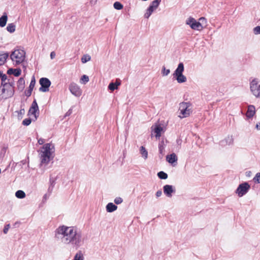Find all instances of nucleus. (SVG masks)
<instances>
[{
    "mask_svg": "<svg viewBox=\"0 0 260 260\" xmlns=\"http://www.w3.org/2000/svg\"><path fill=\"white\" fill-rule=\"evenodd\" d=\"M55 238L60 239L66 245H71L76 249L83 243L82 234L73 226L62 225L55 231Z\"/></svg>",
    "mask_w": 260,
    "mask_h": 260,
    "instance_id": "f257e3e1",
    "label": "nucleus"
},
{
    "mask_svg": "<svg viewBox=\"0 0 260 260\" xmlns=\"http://www.w3.org/2000/svg\"><path fill=\"white\" fill-rule=\"evenodd\" d=\"M25 58V52L20 49H15L10 54V58L16 65L23 62Z\"/></svg>",
    "mask_w": 260,
    "mask_h": 260,
    "instance_id": "f03ea898",
    "label": "nucleus"
},
{
    "mask_svg": "<svg viewBox=\"0 0 260 260\" xmlns=\"http://www.w3.org/2000/svg\"><path fill=\"white\" fill-rule=\"evenodd\" d=\"M184 70L183 63L180 62L173 74L174 77L176 78L179 83L185 82L187 80L186 77L183 74Z\"/></svg>",
    "mask_w": 260,
    "mask_h": 260,
    "instance_id": "7ed1b4c3",
    "label": "nucleus"
},
{
    "mask_svg": "<svg viewBox=\"0 0 260 260\" xmlns=\"http://www.w3.org/2000/svg\"><path fill=\"white\" fill-rule=\"evenodd\" d=\"M191 104L189 102H182L179 104V110L180 112L179 117L181 118H185L189 116L191 113V110L189 107Z\"/></svg>",
    "mask_w": 260,
    "mask_h": 260,
    "instance_id": "20e7f679",
    "label": "nucleus"
},
{
    "mask_svg": "<svg viewBox=\"0 0 260 260\" xmlns=\"http://www.w3.org/2000/svg\"><path fill=\"white\" fill-rule=\"evenodd\" d=\"M250 188V186L247 182L240 184L235 191L238 197H242L246 194Z\"/></svg>",
    "mask_w": 260,
    "mask_h": 260,
    "instance_id": "39448f33",
    "label": "nucleus"
},
{
    "mask_svg": "<svg viewBox=\"0 0 260 260\" xmlns=\"http://www.w3.org/2000/svg\"><path fill=\"white\" fill-rule=\"evenodd\" d=\"M250 89L252 94L256 97H260V84L257 79H253L250 83Z\"/></svg>",
    "mask_w": 260,
    "mask_h": 260,
    "instance_id": "423d86ee",
    "label": "nucleus"
},
{
    "mask_svg": "<svg viewBox=\"0 0 260 260\" xmlns=\"http://www.w3.org/2000/svg\"><path fill=\"white\" fill-rule=\"evenodd\" d=\"M186 24L189 25L192 29L194 30H200L203 28L201 22L197 21L191 17H190L186 20Z\"/></svg>",
    "mask_w": 260,
    "mask_h": 260,
    "instance_id": "0eeeda50",
    "label": "nucleus"
},
{
    "mask_svg": "<svg viewBox=\"0 0 260 260\" xmlns=\"http://www.w3.org/2000/svg\"><path fill=\"white\" fill-rule=\"evenodd\" d=\"M41 87L39 91L42 92H47L49 91V88L51 85V81L47 78H41L39 80Z\"/></svg>",
    "mask_w": 260,
    "mask_h": 260,
    "instance_id": "6e6552de",
    "label": "nucleus"
},
{
    "mask_svg": "<svg viewBox=\"0 0 260 260\" xmlns=\"http://www.w3.org/2000/svg\"><path fill=\"white\" fill-rule=\"evenodd\" d=\"M39 111V107L36 100L32 102L31 105L28 110V115H32L35 117L34 121L36 120L39 116V113L37 114V111Z\"/></svg>",
    "mask_w": 260,
    "mask_h": 260,
    "instance_id": "1a4fd4ad",
    "label": "nucleus"
},
{
    "mask_svg": "<svg viewBox=\"0 0 260 260\" xmlns=\"http://www.w3.org/2000/svg\"><path fill=\"white\" fill-rule=\"evenodd\" d=\"M71 92L77 97H79L82 94V90L79 86L75 83H71L69 85Z\"/></svg>",
    "mask_w": 260,
    "mask_h": 260,
    "instance_id": "9d476101",
    "label": "nucleus"
},
{
    "mask_svg": "<svg viewBox=\"0 0 260 260\" xmlns=\"http://www.w3.org/2000/svg\"><path fill=\"white\" fill-rule=\"evenodd\" d=\"M14 87H12L11 85L9 83H8L7 85L3 87L2 89V91L3 93H5L6 92L7 97L6 98H10L12 96L14 93Z\"/></svg>",
    "mask_w": 260,
    "mask_h": 260,
    "instance_id": "9b49d317",
    "label": "nucleus"
},
{
    "mask_svg": "<svg viewBox=\"0 0 260 260\" xmlns=\"http://www.w3.org/2000/svg\"><path fill=\"white\" fill-rule=\"evenodd\" d=\"M53 156L52 154L41 152L40 155L41 165H47L52 159Z\"/></svg>",
    "mask_w": 260,
    "mask_h": 260,
    "instance_id": "f8f14e48",
    "label": "nucleus"
},
{
    "mask_svg": "<svg viewBox=\"0 0 260 260\" xmlns=\"http://www.w3.org/2000/svg\"><path fill=\"white\" fill-rule=\"evenodd\" d=\"M164 192L168 197H171L172 193L175 192V188L171 185H165L163 187Z\"/></svg>",
    "mask_w": 260,
    "mask_h": 260,
    "instance_id": "ddd939ff",
    "label": "nucleus"
},
{
    "mask_svg": "<svg viewBox=\"0 0 260 260\" xmlns=\"http://www.w3.org/2000/svg\"><path fill=\"white\" fill-rule=\"evenodd\" d=\"M42 149L44 150L42 151L41 152L52 154L53 152L52 150L54 149V146L52 144L46 143L43 145Z\"/></svg>",
    "mask_w": 260,
    "mask_h": 260,
    "instance_id": "4468645a",
    "label": "nucleus"
},
{
    "mask_svg": "<svg viewBox=\"0 0 260 260\" xmlns=\"http://www.w3.org/2000/svg\"><path fill=\"white\" fill-rule=\"evenodd\" d=\"M255 106L250 105L248 106L247 110L246 113V116L248 119L252 118L255 114Z\"/></svg>",
    "mask_w": 260,
    "mask_h": 260,
    "instance_id": "2eb2a0df",
    "label": "nucleus"
},
{
    "mask_svg": "<svg viewBox=\"0 0 260 260\" xmlns=\"http://www.w3.org/2000/svg\"><path fill=\"white\" fill-rule=\"evenodd\" d=\"M36 80L34 76L31 79L28 89L25 91V94L26 96L29 97L31 95L32 91L35 86Z\"/></svg>",
    "mask_w": 260,
    "mask_h": 260,
    "instance_id": "dca6fc26",
    "label": "nucleus"
},
{
    "mask_svg": "<svg viewBox=\"0 0 260 260\" xmlns=\"http://www.w3.org/2000/svg\"><path fill=\"white\" fill-rule=\"evenodd\" d=\"M121 84V81L119 79H117L115 82H111L108 85V89L113 91L118 88V87Z\"/></svg>",
    "mask_w": 260,
    "mask_h": 260,
    "instance_id": "f3484780",
    "label": "nucleus"
},
{
    "mask_svg": "<svg viewBox=\"0 0 260 260\" xmlns=\"http://www.w3.org/2000/svg\"><path fill=\"white\" fill-rule=\"evenodd\" d=\"M21 73V70L20 69H13L10 68L7 71V74L9 75L13 74L16 77H18Z\"/></svg>",
    "mask_w": 260,
    "mask_h": 260,
    "instance_id": "a211bd4d",
    "label": "nucleus"
},
{
    "mask_svg": "<svg viewBox=\"0 0 260 260\" xmlns=\"http://www.w3.org/2000/svg\"><path fill=\"white\" fill-rule=\"evenodd\" d=\"M166 159L169 163L173 164L177 161V156L174 153H173L168 155L166 157Z\"/></svg>",
    "mask_w": 260,
    "mask_h": 260,
    "instance_id": "6ab92c4d",
    "label": "nucleus"
},
{
    "mask_svg": "<svg viewBox=\"0 0 260 260\" xmlns=\"http://www.w3.org/2000/svg\"><path fill=\"white\" fill-rule=\"evenodd\" d=\"M106 208L108 212L111 213L116 210L117 206L112 203H109L106 205Z\"/></svg>",
    "mask_w": 260,
    "mask_h": 260,
    "instance_id": "aec40b11",
    "label": "nucleus"
},
{
    "mask_svg": "<svg viewBox=\"0 0 260 260\" xmlns=\"http://www.w3.org/2000/svg\"><path fill=\"white\" fill-rule=\"evenodd\" d=\"M162 130V127L160 125H155L154 129V132L155 133V137L156 139L159 138L161 135V132Z\"/></svg>",
    "mask_w": 260,
    "mask_h": 260,
    "instance_id": "412c9836",
    "label": "nucleus"
},
{
    "mask_svg": "<svg viewBox=\"0 0 260 260\" xmlns=\"http://www.w3.org/2000/svg\"><path fill=\"white\" fill-rule=\"evenodd\" d=\"M165 146L164 140L162 139L158 144L159 153L161 155V157L164 155Z\"/></svg>",
    "mask_w": 260,
    "mask_h": 260,
    "instance_id": "4be33fe9",
    "label": "nucleus"
},
{
    "mask_svg": "<svg viewBox=\"0 0 260 260\" xmlns=\"http://www.w3.org/2000/svg\"><path fill=\"white\" fill-rule=\"evenodd\" d=\"M17 87L19 90L22 91L25 87V81L23 78L21 77L17 81Z\"/></svg>",
    "mask_w": 260,
    "mask_h": 260,
    "instance_id": "5701e85b",
    "label": "nucleus"
},
{
    "mask_svg": "<svg viewBox=\"0 0 260 260\" xmlns=\"http://www.w3.org/2000/svg\"><path fill=\"white\" fill-rule=\"evenodd\" d=\"M8 17L6 13H4L3 15L0 17V26L3 27H4L7 21Z\"/></svg>",
    "mask_w": 260,
    "mask_h": 260,
    "instance_id": "b1692460",
    "label": "nucleus"
},
{
    "mask_svg": "<svg viewBox=\"0 0 260 260\" xmlns=\"http://www.w3.org/2000/svg\"><path fill=\"white\" fill-rule=\"evenodd\" d=\"M9 54L7 52L0 53V66L3 64L5 62L6 59L9 57Z\"/></svg>",
    "mask_w": 260,
    "mask_h": 260,
    "instance_id": "393cba45",
    "label": "nucleus"
},
{
    "mask_svg": "<svg viewBox=\"0 0 260 260\" xmlns=\"http://www.w3.org/2000/svg\"><path fill=\"white\" fill-rule=\"evenodd\" d=\"M154 10L155 9L154 8L149 5V7L146 10V12L144 14V17L148 19Z\"/></svg>",
    "mask_w": 260,
    "mask_h": 260,
    "instance_id": "a878e982",
    "label": "nucleus"
},
{
    "mask_svg": "<svg viewBox=\"0 0 260 260\" xmlns=\"http://www.w3.org/2000/svg\"><path fill=\"white\" fill-rule=\"evenodd\" d=\"M55 178H54L53 177L50 178V186L48 189V192L50 193L52 192L54 186L55 184Z\"/></svg>",
    "mask_w": 260,
    "mask_h": 260,
    "instance_id": "bb28decb",
    "label": "nucleus"
},
{
    "mask_svg": "<svg viewBox=\"0 0 260 260\" xmlns=\"http://www.w3.org/2000/svg\"><path fill=\"white\" fill-rule=\"evenodd\" d=\"M233 141L234 139L233 137L229 136L224 139V140L222 141L221 143L223 144L225 143L226 145H230L233 144Z\"/></svg>",
    "mask_w": 260,
    "mask_h": 260,
    "instance_id": "cd10ccee",
    "label": "nucleus"
},
{
    "mask_svg": "<svg viewBox=\"0 0 260 260\" xmlns=\"http://www.w3.org/2000/svg\"><path fill=\"white\" fill-rule=\"evenodd\" d=\"M15 28L16 26L14 23H9L7 26V30L10 33H13L15 31Z\"/></svg>",
    "mask_w": 260,
    "mask_h": 260,
    "instance_id": "c85d7f7f",
    "label": "nucleus"
},
{
    "mask_svg": "<svg viewBox=\"0 0 260 260\" xmlns=\"http://www.w3.org/2000/svg\"><path fill=\"white\" fill-rule=\"evenodd\" d=\"M140 151V153H141V155H142V156L145 159H146L148 156V152L146 150V149H145V148L143 146H141Z\"/></svg>",
    "mask_w": 260,
    "mask_h": 260,
    "instance_id": "c756f323",
    "label": "nucleus"
},
{
    "mask_svg": "<svg viewBox=\"0 0 260 260\" xmlns=\"http://www.w3.org/2000/svg\"><path fill=\"white\" fill-rule=\"evenodd\" d=\"M73 260H84L83 254L81 251H78L75 255Z\"/></svg>",
    "mask_w": 260,
    "mask_h": 260,
    "instance_id": "7c9ffc66",
    "label": "nucleus"
},
{
    "mask_svg": "<svg viewBox=\"0 0 260 260\" xmlns=\"http://www.w3.org/2000/svg\"><path fill=\"white\" fill-rule=\"evenodd\" d=\"M15 196L17 198L23 199L25 197V193L23 191L19 190L16 192Z\"/></svg>",
    "mask_w": 260,
    "mask_h": 260,
    "instance_id": "2f4dec72",
    "label": "nucleus"
},
{
    "mask_svg": "<svg viewBox=\"0 0 260 260\" xmlns=\"http://www.w3.org/2000/svg\"><path fill=\"white\" fill-rule=\"evenodd\" d=\"M157 176L161 179H166L168 178V174L163 171L159 172L157 173Z\"/></svg>",
    "mask_w": 260,
    "mask_h": 260,
    "instance_id": "473e14b6",
    "label": "nucleus"
},
{
    "mask_svg": "<svg viewBox=\"0 0 260 260\" xmlns=\"http://www.w3.org/2000/svg\"><path fill=\"white\" fill-rule=\"evenodd\" d=\"M161 0H154L150 5L151 7L156 9L159 6Z\"/></svg>",
    "mask_w": 260,
    "mask_h": 260,
    "instance_id": "72a5a7b5",
    "label": "nucleus"
},
{
    "mask_svg": "<svg viewBox=\"0 0 260 260\" xmlns=\"http://www.w3.org/2000/svg\"><path fill=\"white\" fill-rule=\"evenodd\" d=\"M91 59V57L90 55L88 54L84 55L81 58V61L82 63H84L86 62L89 61Z\"/></svg>",
    "mask_w": 260,
    "mask_h": 260,
    "instance_id": "f704fd0d",
    "label": "nucleus"
},
{
    "mask_svg": "<svg viewBox=\"0 0 260 260\" xmlns=\"http://www.w3.org/2000/svg\"><path fill=\"white\" fill-rule=\"evenodd\" d=\"M114 8L118 10H121L123 8V5L119 2H116L113 5Z\"/></svg>",
    "mask_w": 260,
    "mask_h": 260,
    "instance_id": "c9c22d12",
    "label": "nucleus"
},
{
    "mask_svg": "<svg viewBox=\"0 0 260 260\" xmlns=\"http://www.w3.org/2000/svg\"><path fill=\"white\" fill-rule=\"evenodd\" d=\"M170 73V70L169 69H166L165 66H163L161 70V74L162 76H166L168 75Z\"/></svg>",
    "mask_w": 260,
    "mask_h": 260,
    "instance_id": "e433bc0d",
    "label": "nucleus"
},
{
    "mask_svg": "<svg viewBox=\"0 0 260 260\" xmlns=\"http://www.w3.org/2000/svg\"><path fill=\"white\" fill-rule=\"evenodd\" d=\"M7 148L6 147H3L2 148V150H1V152H0V159L1 160H3V158L5 156V153L6 152Z\"/></svg>",
    "mask_w": 260,
    "mask_h": 260,
    "instance_id": "4c0bfd02",
    "label": "nucleus"
},
{
    "mask_svg": "<svg viewBox=\"0 0 260 260\" xmlns=\"http://www.w3.org/2000/svg\"><path fill=\"white\" fill-rule=\"evenodd\" d=\"M32 119L30 118H25L22 121V124L25 126L29 125L31 122Z\"/></svg>",
    "mask_w": 260,
    "mask_h": 260,
    "instance_id": "58836bf2",
    "label": "nucleus"
},
{
    "mask_svg": "<svg viewBox=\"0 0 260 260\" xmlns=\"http://www.w3.org/2000/svg\"><path fill=\"white\" fill-rule=\"evenodd\" d=\"M253 180L255 183H260V173H256Z\"/></svg>",
    "mask_w": 260,
    "mask_h": 260,
    "instance_id": "ea45409f",
    "label": "nucleus"
},
{
    "mask_svg": "<svg viewBox=\"0 0 260 260\" xmlns=\"http://www.w3.org/2000/svg\"><path fill=\"white\" fill-rule=\"evenodd\" d=\"M1 79L2 80L1 86L4 87L5 86L8 84V82H5L6 80L7 79V76H6V75L3 76V77L1 78Z\"/></svg>",
    "mask_w": 260,
    "mask_h": 260,
    "instance_id": "a19ab883",
    "label": "nucleus"
},
{
    "mask_svg": "<svg viewBox=\"0 0 260 260\" xmlns=\"http://www.w3.org/2000/svg\"><path fill=\"white\" fill-rule=\"evenodd\" d=\"M81 80L83 81L84 84H85L89 81L88 76L84 75L81 77Z\"/></svg>",
    "mask_w": 260,
    "mask_h": 260,
    "instance_id": "79ce46f5",
    "label": "nucleus"
},
{
    "mask_svg": "<svg viewBox=\"0 0 260 260\" xmlns=\"http://www.w3.org/2000/svg\"><path fill=\"white\" fill-rule=\"evenodd\" d=\"M253 32L255 35L260 34V25L255 27L253 29Z\"/></svg>",
    "mask_w": 260,
    "mask_h": 260,
    "instance_id": "37998d69",
    "label": "nucleus"
},
{
    "mask_svg": "<svg viewBox=\"0 0 260 260\" xmlns=\"http://www.w3.org/2000/svg\"><path fill=\"white\" fill-rule=\"evenodd\" d=\"M123 202V199L120 197H116L114 199V203L117 204H120Z\"/></svg>",
    "mask_w": 260,
    "mask_h": 260,
    "instance_id": "c03bdc74",
    "label": "nucleus"
},
{
    "mask_svg": "<svg viewBox=\"0 0 260 260\" xmlns=\"http://www.w3.org/2000/svg\"><path fill=\"white\" fill-rule=\"evenodd\" d=\"M10 227V224H6L5 226L4 229L3 230V232L4 234H6L8 233Z\"/></svg>",
    "mask_w": 260,
    "mask_h": 260,
    "instance_id": "a18cd8bd",
    "label": "nucleus"
},
{
    "mask_svg": "<svg viewBox=\"0 0 260 260\" xmlns=\"http://www.w3.org/2000/svg\"><path fill=\"white\" fill-rule=\"evenodd\" d=\"M72 113V109H70L66 113L64 117L69 116Z\"/></svg>",
    "mask_w": 260,
    "mask_h": 260,
    "instance_id": "49530a36",
    "label": "nucleus"
},
{
    "mask_svg": "<svg viewBox=\"0 0 260 260\" xmlns=\"http://www.w3.org/2000/svg\"><path fill=\"white\" fill-rule=\"evenodd\" d=\"M48 193H46L43 196V200H46L47 199L49 198V196H50V194L51 193H50L49 192H48Z\"/></svg>",
    "mask_w": 260,
    "mask_h": 260,
    "instance_id": "de8ad7c7",
    "label": "nucleus"
},
{
    "mask_svg": "<svg viewBox=\"0 0 260 260\" xmlns=\"http://www.w3.org/2000/svg\"><path fill=\"white\" fill-rule=\"evenodd\" d=\"M161 194H162V191L161 190H159L156 192V196L157 198L160 197Z\"/></svg>",
    "mask_w": 260,
    "mask_h": 260,
    "instance_id": "09e8293b",
    "label": "nucleus"
},
{
    "mask_svg": "<svg viewBox=\"0 0 260 260\" xmlns=\"http://www.w3.org/2000/svg\"><path fill=\"white\" fill-rule=\"evenodd\" d=\"M55 55H56V54H55V52L54 51H52L50 53V58L51 59H53L55 58Z\"/></svg>",
    "mask_w": 260,
    "mask_h": 260,
    "instance_id": "8fccbe9b",
    "label": "nucleus"
},
{
    "mask_svg": "<svg viewBox=\"0 0 260 260\" xmlns=\"http://www.w3.org/2000/svg\"><path fill=\"white\" fill-rule=\"evenodd\" d=\"M24 112H25V110L24 109H21L20 111H19V114H24Z\"/></svg>",
    "mask_w": 260,
    "mask_h": 260,
    "instance_id": "3c124183",
    "label": "nucleus"
},
{
    "mask_svg": "<svg viewBox=\"0 0 260 260\" xmlns=\"http://www.w3.org/2000/svg\"><path fill=\"white\" fill-rule=\"evenodd\" d=\"M97 1L98 0H91L90 3L92 5H95Z\"/></svg>",
    "mask_w": 260,
    "mask_h": 260,
    "instance_id": "603ef678",
    "label": "nucleus"
},
{
    "mask_svg": "<svg viewBox=\"0 0 260 260\" xmlns=\"http://www.w3.org/2000/svg\"><path fill=\"white\" fill-rule=\"evenodd\" d=\"M5 74H4L2 71H0V78H2L3 76H5Z\"/></svg>",
    "mask_w": 260,
    "mask_h": 260,
    "instance_id": "864d4df0",
    "label": "nucleus"
},
{
    "mask_svg": "<svg viewBox=\"0 0 260 260\" xmlns=\"http://www.w3.org/2000/svg\"><path fill=\"white\" fill-rule=\"evenodd\" d=\"M8 81H9V80H8ZM7 83H9L10 85H12V87H14V82H10V81H8V82Z\"/></svg>",
    "mask_w": 260,
    "mask_h": 260,
    "instance_id": "5fc2aeb1",
    "label": "nucleus"
},
{
    "mask_svg": "<svg viewBox=\"0 0 260 260\" xmlns=\"http://www.w3.org/2000/svg\"><path fill=\"white\" fill-rule=\"evenodd\" d=\"M38 142L40 144H42L44 143V141H43V140L42 139H40L39 141H38Z\"/></svg>",
    "mask_w": 260,
    "mask_h": 260,
    "instance_id": "6e6d98bb",
    "label": "nucleus"
},
{
    "mask_svg": "<svg viewBox=\"0 0 260 260\" xmlns=\"http://www.w3.org/2000/svg\"><path fill=\"white\" fill-rule=\"evenodd\" d=\"M20 163L22 164V165H25V163H26V160H22L20 161Z\"/></svg>",
    "mask_w": 260,
    "mask_h": 260,
    "instance_id": "4d7b16f0",
    "label": "nucleus"
},
{
    "mask_svg": "<svg viewBox=\"0 0 260 260\" xmlns=\"http://www.w3.org/2000/svg\"><path fill=\"white\" fill-rule=\"evenodd\" d=\"M259 126H260V125H259L258 124H256L255 125V128L257 129H260Z\"/></svg>",
    "mask_w": 260,
    "mask_h": 260,
    "instance_id": "13d9d810",
    "label": "nucleus"
},
{
    "mask_svg": "<svg viewBox=\"0 0 260 260\" xmlns=\"http://www.w3.org/2000/svg\"><path fill=\"white\" fill-rule=\"evenodd\" d=\"M205 20V18L204 17H201L200 18V21L204 20Z\"/></svg>",
    "mask_w": 260,
    "mask_h": 260,
    "instance_id": "bf43d9fd",
    "label": "nucleus"
}]
</instances>
